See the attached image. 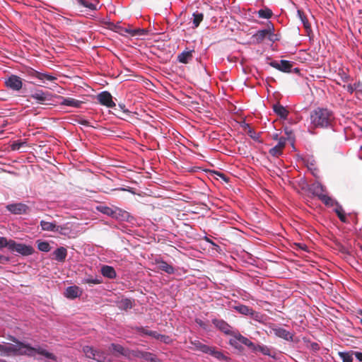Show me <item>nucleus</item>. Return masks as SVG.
I'll return each instance as SVG.
<instances>
[{
  "label": "nucleus",
  "mask_w": 362,
  "mask_h": 362,
  "mask_svg": "<svg viewBox=\"0 0 362 362\" xmlns=\"http://www.w3.org/2000/svg\"><path fill=\"white\" fill-rule=\"evenodd\" d=\"M13 341L15 342L16 344H10L8 346L0 344V352L1 354L8 356L10 354L13 353L15 354L34 356L37 353L47 358L57 361V357L53 354L40 346L36 348L32 347L29 344L16 341L15 339H13Z\"/></svg>",
  "instance_id": "obj_1"
},
{
  "label": "nucleus",
  "mask_w": 362,
  "mask_h": 362,
  "mask_svg": "<svg viewBox=\"0 0 362 362\" xmlns=\"http://www.w3.org/2000/svg\"><path fill=\"white\" fill-rule=\"evenodd\" d=\"M310 123L315 128H328L334 122L333 112L326 107H317L310 112Z\"/></svg>",
  "instance_id": "obj_2"
},
{
  "label": "nucleus",
  "mask_w": 362,
  "mask_h": 362,
  "mask_svg": "<svg viewBox=\"0 0 362 362\" xmlns=\"http://www.w3.org/2000/svg\"><path fill=\"white\" fill-rule=\"evenodd\" d=\"M190 344L192 345L190 349L192 350L209 354L218 360H223L226 361L229 360V358L226 356L222 352L218 351L216 347L203 344L199 340H191Z\"/></svg>",
  "instance_id": "obj_3"
},
{
  "label": "nucleus",
  "mask_w": 362,
  "mask_h": 362,
  "mask_svg": "<svg viewBox=\"0 0 362 362\" xmlns=\"http://www.w3.org/2000/svg\"><path fill=\"white\" fill-rule=\"evenodd\" d=\"M96 209L100 213L117 220H127L129 216L128 212L118 207L110 208L107 206L99 205L96 206Z\"/></svg>",
  "instance_id": "obj_4"
},
{
  "label": "nucleus",
  "mask_w": 362,
  "mask_h": 362,
  "mask_svg": "<svg viewBox=\"0 0 362 362\" xmlns=\"http://www.w3.org/2000/svg\"><path fill=\"white\" fill-rule=\"evenodd\" d=\"M8 249L11 252H16L23 256H29L34 253V248L30 246L23 243H17L13 240H10Z\"/></svg>",
  "instance_id": "obj_5"
},
{
  "label": "nucleus",
  "mask_w": 362,
  "mask_h": 362,
  "mask_svg": "<svg viewBox=\"0 0 362 362\" xmlns=\"http://www.w3.org/2000/svg\"><path fill=\"white\" fill-rule=\"evenodd\" d=\"M269 64L282 72L291 73L292 72V68L293 66L294 62L288 60H281L279 62L272 61L269 63Z\"/></svg>",
  "instance_id": "obj_6"
},
{
  "label": "nucleus",
  "mask_w": 362,
  "mask_h": 362,
  "mask_svg": "<svg viewBox=\"0 0 362 362\" xmlns=\"http://www.w3.org/2000/svg\"><path fill=\"white\" fill-rule=\"evenodd\" d=\"M271 332L275 334L276 337L284 339L286 341H293V334L287 331L283 327H279L277 325H273L271 327Z\"/></svg>",
  "instance_id": "obj_7"
},
{
  "label": "nucleus",
  "mask_w": 362,
  "mask_h": 362,
  "mask_svg": "<svg viewBox=\"0 0 362 362\" xmlns=\"http://www.w3.org/2000/svg\"><path fill=\"white\" fill-rule=\"evenodd\" d=\"M5 84L7 88L18 91L22 88L23 82L19 76L11 75L5 81Z\"/></svg>",
  "instance_id": "obj_8"
},
{
  "label": "nucleus",
  "mask_w": 362,
  "mask_h": 362,
  "mask_svg": "<svg viewBox=\"0 0 362 362\" xmlns=\"http://www.w3.org/2000/svg\"><path fill=\"white\" fill-rule=\"evenodd\" d=\"M98 100L102 105L107 107H115V103L112 100V96L108 91H103L97 96Z\"/></svg>",
  "instance_id": "obj_9"
},
{
  "label": "nucleus",
  "mask_w": 362,
  "mask_h": 362,
  "mask_svg": "<svg viewBox=\"0 0 362 362\" xmlns=\"http://www.w3.org/2000/svg\"><path fill=\"white\" fill-rule=\"evenodd\" d=\"M30 98L36 100L41 104H44L45 102L49 101L51 100V93L45 92L42 90H37L31 93Z\"/></svg>",
  "instance_id": "obj_10"
},
{
  "label": "nucleus",
  "mask_w": 362,
  "mask_h": 362,
  "mask_svg": "<svg viewBox=\"0 0 362 362\" xmlns=\"http://www.w3.org/2000/svg\"><path fill=\"white\" fill-rule=\"evenodd\" d=\"M6 209L14 214H26L28 210V206L23 203L11 204L6 206Z\"/></svg>",
  "instance_id": "obj_11"
},
{
  "label": "nucleus",
  "mask_w": 362,
  "mask_h": 362,
  "mask_svg": "<svg viewBox=\"0 0 362 362\" xmlns=\"http://www.w3.org/2000/svg\"><path fill=\"white\" fill-rule=\"evenodd\" d=\"M213 324L226 334H233V327L223 320H213Z\"/></svg>",
  "instance_id": "obj_12"
},
{
  "label": "nucleus",
  "mask_w": 362,
  "mask_h": 362,
  "mask_svg": "<svg viewBox=\"0 0 362 362\" xmlns=\"http://www.w3.org/2000/svg\"><path fill=\"white\" fill-rule=\"evenodd\" d=\"M28 73L29 76H30L32 77H34V78H38L39 80H40V81H42L43 82L45 80L46 81H53L57 79V77H55L54 76H52V75H49V74H45V73H41V72L35 71V70H34L33 69L29 70L28 71Z\"/></svg>",
  "instance_id": "obj_13"
},
{
  "label": "nucleus",
  "mask_w": 362,
  "mask_h": 362,
  "mask_svg": "<svg viewBox=\"0 0 362 362\" xmlns=\"http://www.w3.org/2000/svg\"><path fill=\"white\" fill-rule=\"evenodd\" d=\"M325 187L323 186L320 182H315L309 187V191L315 197L318 198L321 197L325 192Z\"/></svg>",
  "instance_id": "obj_14"
},
{
  "label": "nucleus",
  "mask_w": 362,
  "mask_h": 362,
  "mask_svg": "<svg viewBox=\"0 0 362 362\" xmlns=\"http://www.w3.org/2000/svg\"><path fill=\"white\" fill-rule=\"evenodd\" d=\"M83 351L86 356V357L89 358H93L96 360L98 362H101L100 358L102 357L100 354V352L95 350L92 346H85L83 348Z\"/></svg>",
  "instance_id": "obj_15"
},
{
  "label": "nucleus",
  "mask_w": 362,
  "mask_h": 362,
  "mask_svg": "<svg viewBox=\"0 0 362 362\" xmlns=\"http://www.w3.org/2000/svg\"><path fill=\"white\" fill-rule=\"evenodd\" d=\"M82 294V291L76 286H69L64 293V296L69 299H74Z\"/></svg>",
  "instance_id": "obj_16"
},
{
  "label": "nucleus",
  "mask_w": 362,
  "mask_h": 362,
  "mask_svg": "<svg viewBox=\"0 0 362 362\" xmlns=\"http://www.w3.org/2000/svg\"><path fill=\"white\" fill-rule=\"evenodd\" d=\"M53 259L59 262H64L67 256V250L64 247H58L52 253Z\"/></svg>",
  "instance_id": "obj_17"
},
{
  "label": "nucleus",
  "mask_w": 362,
  "mask_h": 362,
  "mask_svg": "<svg viewBox=\"0 0 362 362\" xmlns=\"http://www.w3.org/2000/svg\"><path fill=\"white\" fill-rule=\"evenodd\" d=\"M156 264L158 269L165 272L168 274H172L175 272L173 267L163 260L156 259Z\"/></svg>",
  "instance_id": "obj_18"
},
{
  "label": "nucleus",
  "mask_w": 362,
  "mask_h": 362,
  "mask_svg": "<svg viewBox=\"0 0 362 362\" xmlns=\"http://www.w3.org/2000/svg\"><path fill=\"white\" fill-rule=\"evenodd\" d=\"M194 50H185L177 55V61L182 64H188L193 58Z\"/></svg>",
  "instance_id": "obj_19"
},
{
  "label": "nucleus",
  "mask_w": 362,
  "mask_h": 362,
  "mask_svg": "<svg viewBox=\"0 0 362 362\" xmlns=\"http://www.w3.org/2000/svg\"><path fill=\"white\" fill-rule=\"evenodd\" d=\"M267 35H269V36L272 35V30L269 28L268 29H264V30H260L257 31V33H255V35H252V38L257 43H260L265 39V37Z\"/></svg>",
  "instance_id": "obj_20"
},
{
  "label": "nucleus",
  "mask_w": 362,
  "mask_h": 362,
  "mask_svg": "<svg viewBox=\"0 0 362 362\" xmlns=\"http://www.w3.org/2000/svg\"><path fill=\"white\" fill-rule=\"evenodd\" d=\"M109 28L112 30H113L115 32H117V33H119L122 35H125L126 34H129L130 27H129V28H124V27H122L119 24V23H117L116 24H115L113 23H110L109 24Z\"/></svg>",
  "instance_id": "obj_21"
},
{
  "label": "nucleus",
  "mask_w": 362,
  "mask_h": 362,
  "mask_svg": "<svg viewBox=\"0 0 362 362\" xmlns=\"http://www.w3.org/2000/svg\"><path fill=\"white\" fill-rule=\"evenodd\" d=\"M273 110L278 116L283 119H286L288 115V111L279 103L273 105Z\"/></svg>",
  "instance_id": "obj_22"
},
{
  "label": "nucleus",
  "mask_w": 362,
  "mask_h": 362,
  "mask_svg": "<svg viewBox=\"0 0 362 362\" xmlns=\"http://www.w3.org/2000/svg\"><path fill=\"white\" fill-rule=\"evenodd\" d=\"M101 274L105 277L109 278V279H115L116 277V272L115 269L108 265H104L101 268Z\"/></svg>",
  "instance_id": "obj_23"
},
{
  "label": "nucleus",
  "mask_w": 362,
  "mask_h": 362,
  "mask_svg": "<svg viewBox=\"0 0 362 362\" xmlns=\"http://www.w3.org/2000/svg\"><path fill=\"white\" fill-rule=\"evenodd\" d=\"M40 226L42 230L46 231H53L57 232L59 230V226L56 225L54 222H48L45 221H40Z\"/></svg>",
  "instance_id": "obj_24"
},
{
  "label": "nucleus",
  "mask_w": 362,
  "mask_h": 362,
  "mask_svg": "<svg viewBox=\"0 0 362 362\" xmlns=\"http://www.w3.org/2000/svg\"><path fill=\"white\" fill-rule=\"evenodd\" d=\"M82 104V101L71 98H63V100L61 103V105H62L71 106L74 107H80Z\"/></svg>",
  "instance_id": "obj_25"
},
{
  "label": "nucleus",
  "mask_w": 362,
  "mask_h": 362,
  "mask_svg": "<svg viewBox=\"0 0 362 362\" xmlns=\"http://www.w3.org/2000/svg\"><path fill=\"white\" fill-rule=\"evenodd\" d=\"M334 212L336 213L338 218L341 222L344 223H349L344 209L338 203H336V208L334 209Z\"/></svg>",
  "instance_id": "obj_26"
},
{
  "label": "nucleus",
  "mask_w": 362,
  "mask_h": 362,
  "mask_svg": "<svg viewBox=\"0 0 362 362\" xmlns=\"http://www.w3.org/2000/svg\"><path fill=\"white\" fill-rule=\"evenodd\" d=\"M117 307L120 310H127L132 308V301L129 298H123L117 303Z\"/></svg>",
  "instance_id": "obj_27"
},
{
  "label": "nucleus",
  "mask_w": 362,
  "mask_h": 362,
  "mask_svg": "<svg viewBox=\"0 0 362 362\" xmlns=\"http://www.w3.org/2000/svg\"><path fill=\"white\" fill-rule=\"evenodd\" d=\"M110 346L115 352L128 358V356L129 355V349H125L122 346L117 344H112Z\"/></svg>",
  "instance_id": "obj_28"
},
{
  "label": "nucleus",
  "mask_w": 362,
  "mask_h": 362,
  "mask_svg": "<svg viewBox=\"0 0 362 362\" xmlns=\"http://www.w3.org/2000/svg\"><path fill=\"white\" fill-rule=\"evenodd\" d=\"M102 283V279L100 277H93V276H88L85 277L81 280V284H89V285H95V284H100Z\"/></svg>",
  "instance_id": "obj_29"
},
{
  "label": "nucleus",
  "mask_w": 362,
  "mask_h": 362,
  "mask_svg": "<svg viewBox=\"0 0 362 362\" xmlns=\"http://www.w3.org/2000/svg\"><path fill=\"white\" fill-rule=\"evenodd\" d=\"M233 309L242 315H249L250 313L251 312V310L252 308H251L249 306H247L245 305L239 304V305H235L233 307Z\"/></svg>",
  "instance_id": "obj_30"
},
{
  "label": "nucleus",
  "mask_w": 362,
  "mask_h": 362,
  "mask_svg": "<svg viewBox=\"0 0 362 362\" xmlns=\"http://www.w3.org/2000/svg\"><path fill=\"white\" fill-rule=\"evenodd\" d=\"M254 351H259L265 356H272L270 349L265 345H255V348L252 349ZM272 357H274L272 356Z\"/></svg>",
  "instance_id": "obj_31"
},
{
  "label": "nucleus",
  "mask_w": 362,
  "mask_h": 362,
  "mask_svg": "<svg viewBox=\"0 0 362 362\" xmlns=\"http://www.w3.org/2000/svg\"><path fill=\"white\" fill-rule=\"evenodd\" d=\"M322 202H323L326 206H332L334 205L336 206L337 202H335L332 198L329 197L328 195L323 194L321 197L318 198Z\"/></svg>",
  "instance_id": "obj_32"
},
{
  "label": "nucleus",
  "mask_w": 362,
  "mask_h": 362,
  "mask_svg": "<svg viewBox=\"0 0 362 362\" xmlns=\"http://www.w3.org/2000/svg\"><path fill=\"white\" fill-rule=\"evenodd\" d=\"M298 15L300 21H302L305 29L307 31L310 30H311L310 24L308 22V20L306 16L305 15V13L302 11L298 10Z\"/></svg>",
  "instance_id": "obj_33"
},
{
  "label": "nucleus",
  "mask_w": 362,
  "mask_h": 362,
  "mask_svg": "<svg viewBox=\"0 0 362 362\" xmlns=\"http://www.w3.org/2000/svg\"><path fill=\"white\" fill-rule=\"evenodd\" d=\"M37 249L42 252H49L51 250V247L48 242L37 240Z\"/></svg>",
  "instance_id": "obj_34"
},
{
  "label": "nucleus",
  "mask_w": 362,
  "mask_h": 362,
  "mask_svg": "<svg viewBox=\"0 0 362 362\" xmlns=\"http://www.w3.org/2000/svg\"><path fill=\"white\" fill-rule=\"evenodd\" d=\"M257 13L259 18L265 19L270 18L273 15L272 10L267 8L259 10Z\"/></svg>",
  "instance_id": "obj_35"
},
{
  "label": "nucleus",
  "mask_w": 362,
  "mask_h": 362,
  "mask_svg": "<svg viewBox=\"0 0 362 362\" xmlns=\"http://www.w3.org/2000/svg\"><path fill=\"white\" fill-rule=\"evenodd\" d=\"M142 358L148 362H160V361L155 354L147 351L144 352Z\"/></svg>",
  "instance_id": "obj_36"
},
{
  "label": "nucleus",
  "mask_w": 362,
  "mask_h": 362,
  "mask_svg": "<svg viewBox=\"0 0 362 362\" xmlns=\"http://www.w3.org/2000/svg\"><path fill=\"white\" fill-rule=\"evenodd\" d=\"M238 340L241 343V344H245L251 349L255 348V344L252 342L249 339L243 336L240 333H238Z\"/></svg>",
  "instance_id": "obj_37"
},
{
  "label": "nucleus",
  "mask_w": 362,
  "mask_h": 362,
  "mask_svg": "<svg viewBox=\"0 0 362 362\" xmlns=\"http://www.w3.org/2000/svg\"><path fill=\"white\" fill-rule=\"evenodd\" d=\"M232 338L229 340V344L236 349H241V343L238 340V333L233 332Z\"/></svg>",
  "instance_id": "obj_38"
},
{
  "label": "nucleus",
  "mask_w": 362,
  "mask_h": 362,
  "mask_svg": "<svg viewBox=\"0 0 362 362\" xmlns=\"http://www.w3.org/2000/svg\"><path fill=\"white\" fill-rule=\"evenodd\" d=\"M193 25L194 28H197L204 19L202 13L195 12L193 13Z\"/></svg>",
  "instance_id": "obj_39"
},
{
  "label": "nucleus",
  "mask_w": 362,
  "mask_h": 362,
  "mask_svg": "<svg viewBox=\"0 0 362 362\" xmlns=\"http://www.w3.org/2000/svg\"><path fill=\"white\" fill-rule=\"evenodd\" d=\"M338 355L339 357L342 359L343 362H352L353 358H352V352H339Z\"/></svg>",
  "instance_id": "obj_40"
},
{
  "label": "nucleus",
  "mask_w": 362,
  "mask_h": 362,
  "mask_svg": "<svg viewBox=\"0 0 362 362\" xmlns=\"http://www.w3.org/2000/svg\"><path fill=\"white\" fill-rule=\"evenodd\" d=\"M119 107L120 108L122 114H120L119 112H118L117 116L122 119H127V118L124 117V115L130 116L131 112L129 111L127 109H126L125 105L123 104H119Z\"/></svg>",
  "instance_id": "obj_41"
},
{
  "label": "nucleus",
  "mask_w": 362,
  "mask_h": 362,
  "mask_svg": "<svg viewBox=\"0 0 362 362\" xmlns=\"http://www.w3.org/2000/svg\"><path fill=\"white\" fill-rule=\"evenodd\" d=\"M269 153L271 156L277 158L283 153V150L276 145L269 151Z\"/></svg>",
  "instance_id": "obj_42"
},
{
  "label": "nucleus",
  "mask_w": 362,
  "mask_h": 362,
  "mask_svg": "<svg viewBox=\"0 0 362 362\" xmlns=\"http://www.w3.org/2000/svg\"><path fill=\"white\" fill-rule=\"evenodd\" d=\"M147 33V31L145 29H141V28H136V29H132L130 28L129 30V35L131 36H136V35H144Z\"/></svg>",
  "instance_id": "obj_43"
},
{
  "label": "nucleus",
  "mask_w": 362,
  "mask_h": 362,
  "mask_svg": "<svg viewBox=\"0 0 362 362\" xmlns=\"http://www.w3.org/2000/svg\"><path fill=\"white\" fill-rule=\"evenodd\" d=\"M145 351L140 350H130L129 349V355L128 356V358H132V357L141 358H142Z\"/></svg>",
  "instance_id": "obj_44"
},
{
  "label": "nucleus",
  "mask_w": 362,
  "mask_h": 362,
  "mask_svg": "<svg viewBox=\"0 0 362 362\" xmlns=\"http://www.w3.org/2000/svg\"><path fill=\"white\" fill-rule=\"evenodd\" d=\"M156 339L163 341L165 344H170L172 341V339L169 336L160 334L159 333L157 334Z\"/></svg>",
  "instance_id": "obj_45"
},
{
  "label": "nucleus",
  "mask_w": 362,
  "mask_h": 362,
  "mask_svg": "<svg viewBox=\"0 0 362 362\" xmlns=\"http://www.w3.org/2000/svg\"><path fill=\"white\" fill-rule=\"evenodd\" d=\"M139 331L144 334H146V335H148V336H151L155 339H156V337H157V334L158 332H156V331H151V330H148L147 329H145L144 327H141L139 329Z\"/></svg>",
  "instance_id": "obj_46"
},
{
  "label": "nucleus",
  "mask_w": 362,
  "mask_h": 362,
  "mask_svg": "<svg viewBox=\"0 0 362 362\" xmlns=\"http://www.w3.org/2000/svg\"><path fill=\"white\" fill-rule=\"evenodd\" d=\"M346 90L352 94L354 91L356 92V93H358V82L357 83H355L354 84H349L347 86H346Z\"/></svg>",
  "instance_id": "obj_47"
},
{
  "label": "nucleus",
  "mask_w": 362,
  "mask_h": 362,
  "mask_svg": "<svg viewBox=\"0 0 362 362\" xmlns=\"http://www.w3.org/2000/svg\"><path fill=\"white\" fill-rule=\"evenodd\" d=\"M10 240H7L5 237L0 236V249L4 247H9Z\"/></svg>",
  "instance_id": "obj_48"
},
{
  "label": "nucleus",
  "mask_w": 362,
  "mask_h": 362,
  "mask_svg": "<svg viewBox=\"0 0 362 362\" xmlns=\"http://www.w3.org/2000/svg\"><path fill=\"white\" fill-rule=\"evenodd\" d=\"M249 315L253 320H255L259 321V322L261 321L262 315L259 313L255 312V310H253V309L251 310V312L250 313Z\"/></svg>",
  "instance_id": "obj_49"
},
{
  "label": "nucleus",
  "mask_w": 362,
  "mask_h": 362,
  "mask_svg": "<svg viewBox=\"0 0 362 362\" xmlns=\"http://www.w3.org/2000/svg\"><path fill=\"white\" fill-rule=\"evenodd\" d=\"M247 134L255 140H257L259 139V135L256 134L252 128H249V129L247 131Z\"/></svg>",
  "instance_id": "obj_50"
},
{
  "label": "nucleus",
  "mask_w": 362,
  "mask_h": 362,
  "mask_svg": "<svg viewBox=\"0 0 362 362\" xmlns=\"http://www.w3.org/2000/svg\"><path fill=\"white\" fill-rule=\"evenodd\" d=\"M286 138L281 136L278 140V144H276V146H278L279 148H281L283 150L286 146Z\"/></svg>",
  "instance_id": "obj_51"
},
{
  "label": "nucleus",
  "mask_w": 362,
  "mask_h": 362,
  "mask_svg": "<svg viewBox=\"0 0 362 362\" xmlns=\"http://www.w3.org/2000/svg\"><path fill=\"white\" fill-rule=\"evenodd\" d=\"M23 145V143L20 142H13L11 144V149L13 151L19 150L21 147Z\"/></svg>",
  "instance_id": "obj_52"
},
{
  "label": "nucleus",
  "mask_w": 362,
  "mask_h": 362,
  "mask_svg": "<svg viewBox=\"0 0 362 362\" xmlns=\"http://www.w3.org/2000/svg\"><path fill=\"white\" fill-rule=\"evenodd\" d=\"M83 7L85 8H89L90 10H96V5L92 4V3H88V1H86L85 2V4L83 5Z\"/></svg>",
  "instance_id": "obj_53"
},
{
  "label": "nucleus",
  "mask_w": 362,
  "mask_h": 362,
  "mask_svg": "<svg viewBox=\"0 0 362 362\" xmlns=\"http://www.w3.org/2000/svg\"><path fill=\"white\" fill-rule=\"evenodd\" d=\"M78 124H82L83 126H86V127H92L90 124V122L86 120V119H80L78 120Z\"/></svg>",
  "instance_id": "obj_54"
},
{
  "label": "nucleus",
  "mask_w": 362,
  "mask_h": 362,
  "mask_svg": "<svg viewBox=\"0 0 362 362\" xmlns=\"http://www.w3.org/2000/svg\"><path fill=\"white\" fill-rule=\"evenodd\" d=\"M352 354L359 361H362V353L358 351H351Z\"/></svg>",
  "instance_id": "obj_55"
},
{
  "label": "nucleus",
  "mask_w": 362,
  "mask_h": 362,
  "mask_svg": "<svg viewBox=\"0 0 362 362\" xmlns=\"http://www.w3.org/2000/svg\"><path fill=\"white\" fill-rule=\"evenodd\" d=\"M9 260V258L8 257L0 255V263H4L6 262H8Z\"/></svg>",
  "instance_id": "obj_56"
},
{
  "label": "nucleus",
  "mask_w": 362,
  "mask_h": 362,
  "mask_svg": "<svg viewBox=\"0 0 362 362\" xmlns=\"http://www.w3.org/2000/svg\"><path fill=\"white\" fill-rule=\"evenodd\" d=\"M358 94L362 95V81L358 82Z\"/></svg>",
  "instance_id": "obj_57"
},
{
  "label": "nucleus",
  "mask_w": 362,
  "mask_h": 362,
  "mask_svg": "<svg viewBox=\"0 0 362 362\" xmlns=\"http://www.w3.org/2000/svg\"><path fill=\"white\" fill-rule=\"evenodd\" d=\"M312 347L313 349L318 350L319 349V345L317 343H313Z\"/></svg>",
  "instance_id": "obj_58"
},
{
  "label": "nucleus",
  "mask_w": 362,
  "mask_h": 362,
  "mask_svg": "<svg viewBox=\"0 0 362 362\" xmlns=\"http://www.w3.org/2000/svg\"><path fill=\"white\" fill-rule=\"evenodd\" d=\"M243 128L247 132L249 129V128H251V127L249 124L245 123L243 125Z\"/></svg>",
  "instance_id": "obj_59"
},
{
  "label": "nucleus",
  "mask_w": 362,
  "mask_h": 362,
  "mask_svg": "<svg viewBox=\"0 0 362 362\" xmlns=\"http://www.w3.org/2000/svg\"><path fill=\"white\" fill-rule=\"evenodd\" d=\"M78 4L83 6L85 4L86 1L85 0H76Z\"/></svg>",
  "instance_id": "obj_60"
},
{
  "label": "nucleus",
  "mask_w": 362,
  "mask_h": 362,
  "mask_svg": "<svg viewBox=\"0 0 362 362\" xmlns=\"http://www.w3.org/2000/svg\"><path fill=\"white\" fill-rule=\"evenodd\" d=\"M272 139H273L274 140H279V135H278V134H273V136H272Z\"/></svg>",
  "instance_id": "obj_61"
},
{
  "label": "nucleus",
  "mask_w": 362,
  "mask_h": 362,
  "mask_svg": "<svg viewBox=\"0 0 362 362\" xmlns=\"http://www.w3.org/2000/svg\"><path fill=\"white\" fill-rule=\"evenodd\" d=\"M292 71H293L295 73H299L300 72V69L298 68H295L293 70H292Z\"/></svg>",
  "instance_id": "obj_62"
},
{
  "label": "nucleus",
  "mask_w": 362,
  "mask_h": 362,
  "mask_svg": "<svg viewBox=\"0 0 362 362\" xmlns=\"http://www.w3.org/2000/svg\"><path fill=\"white\" fill-rule=\"evenodd\" d=\"M356 320H358V322L362 325V318L356 317Z\"/></svg>",
  "instance_id": "obj_63"
},
{
  "label": "nucleus",
  "mask_w": 362,
  "mask_h": 362,
  "mask_svg": "<svg viewBox=\"0 0 362 362\" xmlns=\"http://www.w3.org/2000/svg\"><path fill=\"white\" fill-rule=\"evenodd\" d=\"M218 175H220L223 179H224L225 180H226V176H225L223 174H222V173H218Z\"/></svg>",
  "instance_id": "obj_64"
}]
</instances>
